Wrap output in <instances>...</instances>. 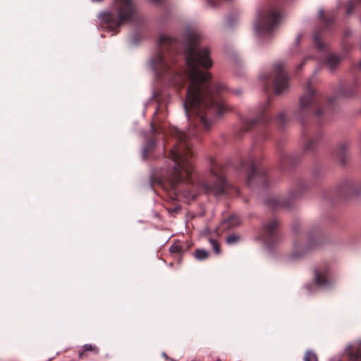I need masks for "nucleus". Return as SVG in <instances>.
<instances>
[{"label":"nucleus","instance_id":"26","mask_svg":"<svg viewBox=\"0 0 361 361\" xmlns=\"http://www.w3.org/2000/svg\"><path fill=\"white\" fill-rule=\"evenodd\" d=\"M353 3L352 2H350L347 5V9H346V12L349 15L352 12H353Z\"/></svg>","mask_w":361,"mask_h":361},{"label":"nucleus","instance_id":"2","mask_svg":"<svg viewBox=\"0 0 361 361\" xmlns=\"http://www.w3.org/2000/svg\"><path fill=\"white\" fill-rule=\"evenodd\" d=\"M135 13L133 0H114L109 12L98 15L100 23L110 30H115L133 18Z\"/></svg>","mask_w":361,"mask_h":361},{"label":"nucleus","instance_id":"16","mask_svg":"<svg viewBox=\"0 0 361 361\" xmlns=\"http://www.w3.org/2000/svg\"><path fill=\"white\" fill-rule=\"evenodd\" d=\"M155 147V141L154 140H149L145 144L142 148V154L144 157H147L151 151Z\"/></svg>","mask_w":361,"mask_h":361},{"label":"nucleus","instance_id":"10","mask_svg":"<svg viewBox=\"0 0 361 361\" xmlns=\"http://www.w3.org/2000/svg\"><path fill=\"white\" fill-rule=\"evenodd\" d=\"M317 244L315 240L308 238V243H304L299 241H295L293 244V250L291 253L293 259H298L306 254L314 245Z\"/></svg>","mask_w":361,"mask_h":361},{"label":"nucleus","instance_id":"24","mask_svg":"<svg viewBox=\"0 0 361 361\" xmlns=\"http://www.w3.org/2000/svg\"><path fill=\"white\" fill-rule=\"evenodd\" d=\"M211 246L216 254L220 252V246L216 240L210 238L209 240Z\"/></svg>","mask_w":361,"mask_h":361},{"label":"nucleus","instance_id":"35","mask_svg":"<svg viewBox=\"0 0 361 361\" xmlns=\"http://www.w3.org/2000/svg\"><path fill=\"white\" fill-rule=\"evenodd\" d=\"M315 114H316L317 116H319V115L320 114V113H319V111H317V112L315 113Z\"/></svg>","mask_w":361,"mask_h":361},{"label":"nucleus","instance_id":"30","mask_svg":"<svg viewBox=\"0 0 361 361\" xmlns=\"http://www.w3.org/2000/svg\"><path fill=\"white\" fill-rule=\"evenodd\" d=\"M345 189L350 194L353 192V187L351 185H346Z\"/></svg>","mask_w":361,"mask_h":361},{"label":"nucleus","instance_id":"32","mask_svg":"<svg viewBox=\"0 0 361 361\" xmlns=\"http://www.w3.org/2000/svg\"><path fill=\"white\" fill-rule=\"evenodd\" d=\"M171 250L173 252H177L178 251L177 246H171Z\"/></svg>","mask_w":361,"mask_h":361},{"label":"nucleus","instance_id":"20","mask_svg":"<svg viewBox=\"0 0 361 361\" xmlns=\"http://www.w3.org/2000/svg\"><path fill=\"white\" fill-rule=\"evenodd\" d=\"M348 151V147L345 144H340L337 146L336 152H337L338 155H339V156L347 155Z\"/></svg>","mask_w":361,"mask_h":361},{"label":"nucleus","instance_id":"17","mask_svg":"<svg viewBox=\"0 0 361 361\" xmlns=\"http://www.w3.org/2000/svg\"><path fill=\"white\" fill-rule=\"evenodd\" d=\"M340 57L336 55H330L328 56L326 59V65L329 68L332 70L334 69L336 65L340 62Z\"/></svg>","mask_w":361,"mask_h":361},{"label":"nucleus","instance_id":"33","mask_svg":"<svg viewBox=\"0 0 361 361\" xmlns=\"http://www.w3.org/2000/svg\"><path fill=\"white\" fill-rule=\"evenodd\" d=\"M152 2L154 3V4H159L160 3L162 0H150Z\"/></svg>","mask_w":361,"mask_h":361},{"label":"nucleus","instance_id":"1","mask_svg":"<svg viewBox=\"0 0 361 361\" xmlns=\"http://www.w3.org/2000/svg\"><path fill=\"white\" fill-rule=\"evenodd\" d=\"M199 36L192 32L186 37L185 56L187 71L179 73L175 79L177 85H183L186 78L190 79L187 90V97L184 102L185 111L189 117L194 114L205 129L211 125V116H221L228 107L224 102L219 99L218 95L225 87L221 84H212L210 75L201 71L199 67L209 68L212 66L207 48H200Z\"/></svg>","mask_w":361,"mask_h":361},{"label":"nucleus","instance_id":"28","mask_svg":"<svg viewBox=\"0 0 361 361\" xmlns=\"http://www.w3.org/2000/svg\"><path fill=\"white\" fill-rule=\"evenodd\" d=\"M247 156L250 157V158H257L258 154L256 149H253L247 154Z\"/></svg>","mask_w":361,"mask_h":361},{"label":"nucleus","instance_id":"19","mask_svg":"<svg viewBox=\"0 0 361 361\" xmlns=\"http://www.w3.org/2000/svg\"><path fill=\"white\" fill-rule=\"evenodd\" d=\"M208 252L204 249H197L194 252V256L198 260H204L208 257Z\"/></svg>","mask_w":361,"mask_h":361},{"label":"nucleus","instance_id":"15","mask_svg":"<svg viewBox=\"0 0 361 361\" xmlns=\"http://www.w3.org/2000/svg\"><path fill=\"white\" fill-rule=\"evenodd\" d=\"M82 350H79L78 355L80 357H83L87 355L88 352H91L95 355L98 354L99 352V348L92 343L85 344L82 347Z\"/></svg>","mask_w":361,"mask_h":361},{"label":"nucleus","instance_id":"18","mask_svg":"<svg viewBox=\"0 0 361 361\" xmlns=\"http://www.w3.org/2000/svg\"><path fill=\"white\" fill-rule=\"evenodd\" d=\"M267 204L272 207H276L279 206H284V204L276 197H271L266 202Z\"/></svg>","mask_w":361,"mask_h":361},{"label":"nucleus","instance_id":"3","mask_svg":"<svg viewBox=\"0 0 361 361\" xmlns=\"http://www.w3.org/2000/svg\"><path fill=\"white\" fill-rule=\"evenodd\" d=\"M159 43V52L151 61V66L156 72L161 73L169 67V54H165V51H169L173 46L174 41L169 36L161 35Z\"/></svg>","mask_w":361,"mask_h":361},{"label":"nucleus","instance_id":"7","mask_svg":"<svg viewBox=\"0 0 361 361\" xmlns=\"http://www.w3.org/2000/svg\"><path fill=\"white\" fill-rule=\"evenodd\" d=\"M280 20V16L274 8L270 9L264 16H261L255 24V30L257 33L270 32L272 31Z\"/></svg>","mask_w":361,"mask_h":361},{"label":"nucleus","instance_id":"11","mask_svg":"<svg viewBox=\"0 0 361 361\" xmlns=\"http://www.w3.org/2000/svg\"><path fill=\"white\" fill-rule=\"evenodd\" d=\"M343 353L350 361H361V341L349 343Z\"/></svg>","mask_w":361,"mask_h":361},{"label":"nucleus","instance_id":"6","mask_svg":"<svg viewBox=\"0 0 361 361\" xmlns=\"http://www.w3.org/2000/svg\"><path fill=\"white\" fill-rule=\"evenodd\" d=\"M173 168L169 172L171 180L178 183L192 176L193 166L189 159H171Z\"/></svg>","mask_w":361,"mask_h":361},{"label":"nucleus","instance_id":"8","mask_svg":"<svg viewBox=\"0 0 361 361\" xmlns=\"http://www.w3.org/2000/svg\"><path fill=\"white\" fill-rule=\"evenodd\" d=\"M274 72L275 75L274 83L275 92L279 94L288 88V77L283 71V65L281 62L274 65Z\"/></svg>","mask_w":361,"mask_h":361},{"label":"nucleus","instance_id":"38","mask_svg":"<svg viewBox=\"0 0 361 361\" xmlns=\"http://www.w3.org/2000/svg\"><path fill=\"white\" fill-rule=\"evenodd\" d=\"M360 68H361V62H360Z\"/></svg>","mask_w":361,"mask_h":361},{"label":"nucleus","instance_id":"25","mask_svg":"<svg viewBox=\"0 0 361 361\" xmlns=\"http://www.w3.org/2000/svg\"><path fill=\"white\" fill-rule=\"evenodd\" d=\"M240 239L239 235H231L226 238V243L228 244H233L237 243Z\"/></svg>","mask_w":361,"mask_h":361},{"label":"nucleus","instance_id":"12","mask_svg":"<svg viewBox=\"0 0 361 361\" xmlns=\"http://www.w3.org/2000/svg\"><path fill=\"white\" fill-rule=\"evenodd\" d=\"M314 282L317 286L322 288H329L334 281L330 279L327 269L314 271Z\"/></svg>","mask_w":361,"mask_h":361},{"label":"nucleus","instance_id":"9","mask_svg":"<svg viewBox=\"0 0 361 361\" xmlns=\"http://www.w3.org/2000/svg\"><path fill=\"white\" fill-rule=\"evenodd\" d=\"M305 92L300 100V106L297 112L299 117L310 113L312 106L316 103L314 90L310 87V84L306 87Z\"/></svg>","mask_w":361,"mask_h":361},{"label":"nucleus","instance_id":"31","mask_svg":"<svg viewBox=\"0 0 361 361\" xmlns=\"http://www.w3.org/2000/svg\"><path fill=\"white\" fill-rule=\"evenodd\" d=\"M161 355H162V357H163L164 358H165L166 360H169V361L170 360V359H171V357H169L166 355V353H164H164H162Z\"/></svg>","mask_w":361,"mask_h":361},{"label":"nucleus","instance_id":"4","mask_svg":"<svg viewBox=\"0 0 361 361\" xmlns=\"http://www.w3.org/2000/svg\"><path fill=\"white\" fill-rule=\"evenodd\" d=\"M210 176L211 177L202 184L205 192H209L213 190L223 192L226 184L224 168L216 159H212Z\"/></svg>","mask_w":361,"mask_h":361},{"label":"nucleus","instance_id":"29","mask_svg":"<svg viewBox=\"0 0 361 361\" xmlns=\"http://www.w3.org/2000/svg\"><path fill=\"white\" fill-rule=\"evenodd\" d=\"M314 42L318 48L322 49L323 47L321 41L319 40V39L317 37H314Z\"/></svg>","mask_w":361,"mask_h":361},{"label":"nucleus","instance_id":"36","mask_svg":"<svg viewBox=\"0 0 361 361\" xmlns=\"http://www.w3.org/2000/svg\"><path fill=\"white\" fill-rule=\"evenodd\" d=\"M320 15H321V16H322V15H323V11H320Z\"/></svg>","mask_w":361,"mask_h":361},{"label":"nucleus","instance_id":"14","mask_svg":"<svg viewBox=\"0 0 361 361\" xmlns=\"http://www.w3.org/2000/svg\"><path fill=\"white\" fill-rule=\"evenodd\" d=\"M265 176L264 170L258 166L250 164V167L247 171V183H250L252 180H263Z\"/></svg>","mask_w":361,"mask_h":361},{"label":"nucleus","instance_id":"23","mask_svg":"<svg viewBox=\"0 0 361 361\" xmlns=\"http://www.w3.org/2000/svg\"><path fill=\"white\" fill-rule=\"evenodd\" d=\"M228 224L231 226H235L240 224V219L237 216H233L228 219Z\"/></svg>","mask_w":361,"mask_h":361},{"label":"nucleus","instance_id":"27","mask_svg":"<svg viewBox=\"0 0 361 361\" xmlns=\"http://www.w3.org/2000/svg\"><path fill=\"white\" fill-rule=\"evenodd\" d=\"M259 118H258L257 119H250L247 121V123L250 126V127H252L255 123H257L259 121Z\"/></svg>","mask_w":361,"mask_h":361},{"label":"nucleus","instance_id":"34","mask_svg":"<svg viewBox=\"0 0 361 361\" xmlns=\"http://www.w3.org/2000/svg\"><path fill=\"white\" fill-rule=\"evenodd\" d=\"M300 36H298L297 39H296V43L298 44L299 42H300Z\"/></svg>","mask_w":361,"mask_h":361},{"label":"nucleus","instance_id":"39","mask_svg":"<svg viewBox=\"0 0 361 361\" xmlns=\"http://www.w3.org/2000/svg\"><path fill=\"white\" fill-rule=\"evenodd\" d=\"M360 2H361V0H360Z\"/></svg>","mask_w":361,"mask_h":361},{"label":"nucleus","instance_id":"21","mask_svg":"<svg viewBox=\"0 0 361 361\" xmlns=\"http://www.w3.org/2000/svg\"><path fill=\"white\" fill-rule=\"evenodd\" d=\"M317 145V141L315 140H309L304 146V150L310 152L314 150Z\"/></svg>","mask_w":361,"mask_h":361},{"label":"nucleus","instance_id":"13","mask_svg":"<svg viewBox=\"0 0 361 361\" xmlns=\"http://www.w3.org/2000/svg\"><path fill=\"white\" fill-rule=\"evenodd\" d=\"M278 226V222L276 219H271L263 226V232L264 234V240L267 246H269L273 239H275V230Z\"/></svg>","mask_w":361,"mask_h":361},{"label":"nucleus","instance_id":"5","mask_svg":"<svg viewBox=\"0 0 361 361\" xmlns=\"http://www.w3.org/2000/svg\"><path fill=\"white\" fill-rule=\"evenodd\" d=\"M175 132L178 137V142L174 147L171 149L173 158H187L188 157L195 156V151L191 147V144L189 142L190 140V136L193 134V133L190 132L186 133L176 129Z\"/></svg>","mask_w":361,"mask_h":361},{"label":"nucleus","instance_id":"37","mask_svg":"<svg viewBox=\"0 0 361 361\" xmlns=\"http://www.w3.org/2000/svg\"><path fill=\"white\" fill-rule=\"evenodd\" d=\"M169 361H176L175 360H173V358L170 359Z\"/></svg>","mask_w":361,"mask_h":361},{"label":"nucleus","instance_id":"22","mask_svg":"<svg viewBox=\"0 0 361 361\" xmlns=\"http://www.w3.org/2000/svg\"><path fill=\"white\" fill-rule=\"evenodd\" d=\"M304 361H318L317 356L312 351H307L304 357Z\"/></svg>","mask_w":361,"mask_h":361}]
</instances>
